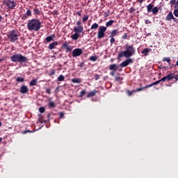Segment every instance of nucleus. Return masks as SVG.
Returning <instances> with one entry per match:
<instances>
[{
  "mask_svg": "<svg viewBox=\"0 0 178 178\" xmlns=\"http://www.w3.org/2000/svg\"><path fill=\"white\" fill-rule=\"evenodd\" d=\"M163 62H167V63H168L169 65H170V58H166L165 57L163 59Z\"/></svg>",
  "mask_w": 178,
  "mask_h": 178,
  "instance_id": "c9c22d12",
  "label": "nucleus"
},
{
  "mask_svg": "<svg viewBox=\"0 0 178 178\" xmlns=\"http://www.w3.org/2000/svg\"><path fill=\"white\" fill-rule=\"evenodd\" d=\"M61 48L64 49L66 53L73 51V46L69 45V43L66 41L62 44Z\"/></svg>",
  "mask_w": 178,
  "mask_h": 178,
  "instance_id": "0eeeda50",
  "label": "nucleus"
},
{
  "mask_svg": "<svg viewBox=\"0 0 178 178\" xmlns=\"http://www.w3.org/2000/svg\"><path fill=\"white\" fill-rule=\"evenodd\" d=\"M10 60L15 63H26L29 60L27 59V57L23 56L20 53H17L10 56Z\"/></svg>",
  "mask_w": 178,
  "mask_h": 178,
  "instance_id": "20e7f679",
  "label": "nucleus"
},
{
  "mask_svg": "<svg viewBox=\"0 0 178 178\" xmlns=\"http://www.w3.org/2000/svg\"><path fill=\"white\" fill-rule=\"evenodd\" d=\"M136 54V49L133 45H129L127 44L125 47V51H120L118 54V58H131V56H133Z\"/></svg>",
  "mask_w": 178,
  "mask_h": 178,
  "instance_id": "f257e3e1",
  "label": "nucleus"
},
{
  "mask_svg": "<svg viewBox=\"0 0 178 178\" xmlns=\"http://www.w3.org/2000/svg\"><path fill=\"white\" fill-rule=\"evenodd\" d=\"M104 16L105 17H108V16H109V10L105 12V13H104Z\"/></svg>",
  "mask_w": 178,
  "mask_h": 178,
  "instance_id": "de8ad7c7",
  "label": "nucleus"
},
{
  "mask_svg": "<svg viewBox=\"0 0 178 178\" xmlns=\"http://www.w3.org/2000/svg\"><path fill=\"white\" fill-rule=\"evenodd\" d=\"M167 79H166V76H163L161 79H160L161 82L163 81V83H165V81H166Z\"/></svg>",
  "mask_w": 178,
  "mask_h": 178,
  "instance_id": "8fccbe9b",
  "label": "nucleus"
},
{
  "mask_svg": "<svg viewBox=\"0 0 178 178\" xmlns=\"http://www.w3.org/2000/svg\"><path fill=\"white\" fill-rule=\"evenodd\" d=\"M46 92L47 94H51V89L50 88L46 89Z\"/></svg>",
  "mask_w": 178,
  "mask_h": 178,
  "instance_id": "6e6d98bb",
  "label": "nucleus"
},
{
  "mask_svg": "<svg viewBox=\"0 0 178 178\" xmlns=\"http://www.w3.org/2000/svg\"><path fill=\"white\" fill-rule=\"evenodd\" d=\"M148 88V85H147L146 86H144L143 88H138L136 90H134V92H138V91H143V90H145Z\"/></svg>",
  "mask_w": 178,
  "mask_h": 178,
  "instance_id": "393cba45",
  "label": "nucleus"
},
{
  "mask_svg": "<svg viewBox=\"0 0 178 178\" xmlns=\"http://www.w3.org/2000/svg\"><path fill=\"white\" fill-rule=\"evenodd\" d=\"M97 59V56H92L90 57L89 60H91L92 62H96Z\"/></svg>",
  "mask_w": 178,
  "mask_h": 178,
  "instance_id": "72a5a7b5",
  "label": "nucleus"
},
{
  "mask_svg": "<svg viewBox=\"0 0 178 178\" xmlns=\"http://www.w3.org/2000/svg\"><path fill=\"white\" fill-rule=\"evenodd\" d=\"M29 16H31V10H27L26 13L23 14L22 15V20H27Z\"/></svg>",
  "mask_w": 178,
  "mask_h": 178,
  "instance_id": "9b49d317",
  "label": "nucleus"
},
{
  "mask_svg": "<svg viewBox=\"0 0 178 178\" xmlns=\"http://www.w3.org/2000/svg\"><path fill=\"white\" fill-rule=\"evenodd\" d=\"M98 92V90H93L90 92H89L87 95V98H91L92 97H95V94Z\"/></svg>",
  "mask_w": 178,
  "mask_h": 178,
  "instance_id": "ddd939ff",
  "label": "nucleus"
},
{
  "mask_svg": "<svg viewBox=\"0 0 178 178\" xmlns=\"http://www.w3.org/2000/svg\"><path fill=\"white\" fill-rule=\"evenodd\" d=\"M130 63H133V59L128 58L124 60L122 63L120 64V67H126V66H129Z\"/></svg>",
  "mask_w": 178,
  "mask_h": 178,
  "instance_id": "1a4fd4ad",
  "label": "nucleus"
},
{
  "mask_svg": "<svg viewBox=\"0 0 178 178\" xmlns=\"http://www.w3.org/2000/svg\"><path fill=\"white\" fill-rule=\"evenodd\" d=\"M36 84H37V79H35L31 81L30 83H29V86L31 87H34V86H35Z\"/></svg>",
  "mask_w": 178,
  "mask_h": 178,
  "instance_id": "cd10ccee",
  "label": "nucleus"
},
{
  "mask_svg": "<svg viewBox=\"0 0 178 178\" xmlns=\"http://www.w3.org/2000/svg\"><path fill=\"white\" fill-rule=\"evenodd\" d=\"M105 31H106V26H99V31L97 33V38H99V40L105 37Z\"/></svg>",
  "mask_w": 178,
  "mask_h": 178,
  "instance_id": "423d86ee",
  "label": "nucleus"
},
{
  "mask_svg": "<svg viewBox=\"0 0 178 178\" xmlns=\"http://www.w3.org/2000/svg\"><path fill=\"white\" fill-rule=\"evenodd\" d=\"M177 6H178V0H177V3H176L175 8H176Z\"/></svg>",
  "mask_w": 178,
  "mask_h": 178,
  "instance_id": "774afa93",
  "label": "nucleus"
},
{
  "mask_svg": "<svg viewBox=\"0 0 178 178\" xmlns=\"http://www.w3.org/2000/svg\"><path fill=\"white\" fill-rule=\"evenodd\" d=\"M79 37H80V34L77 33H75L71 35L72 40H74V41H77Z\"/></svg>",
  "mask_w": 178,
  "mask_h": 178,
  "instance_id": "6ab92c4d",
  "label": "nucleus"
},
{
  "mask_svg": "<svg viewBox=\"0 0 178 178\" xmlns=\"http://www.w3.org/2000/svg\"><path fill=\"white\" fill-rule=\"evenodd\" d=\"M165 77L168 81H170V80H173V79H175V74L170 73L167 76H165Z\"/></svg>",
  "mask_w": 178,
  "mask_h": 178,
  "instance_id": "a211bd4d",
  "label": "nucleus"
},
{
  "mask_svg": "<svg viewBox=\"0 0 178 178\" xmlns=\"http://www.w3.org/2000/svg\"><path fill=\"white\" fill-rule=\"evenodd\" d=\"M26 133H31V131H30L29 130L23 131V134H26Z\"/></svg>",
  "mask_w": 178,
  "mask_h": 178,
  "instance_id": "bf43d9fd",
  "label": "nucleus"
},
{
  "mask_svg": "<svg viewBox=\"0 0 178 178\" xmlns=\"http://www.w3.org/2000/svg\"><path fill=\"white\" fill-rule=\"evenodd\" d=\"M134 90H132V91H130V90H127V93L128 94V95L129 97H131V95H133V92H134Z\"/></svg>",
  "mask_w": 178,
  "mask_h": 178,
  "instance_id": "ea45409f",
  "label": "nucleus"
},
{
  "mask_svg": "<svg viewBox=\"0 0 178 178\" xmlns=\"http://www.w3.org/2000/svg\"><path fill=\"white\" fill-rule=\"evenodd\" d=\"M79 67H84V62H82L79 65Z\"/></svg>",
  "mask_w": 178,
  "mask_h": 178,
  "instance_id": "4d7b16f0",
  "label": "nucleus"
},
{
  "mask_svg": "<svg viewBox=\"0 0 178 178\" xmlns=\"http://www.w3.org/2000/svg\"><path fill=\"white\" fill-rule=\"evenodd\" d=\"M159 83H161V80L156 81L154 82L153 83H151L150 85H147V87L149 88V87L156 86L157 84H159Z\"/></svg>",
  "mask_w": 178,
  "mask_h": 178,
  "instance_id": "7c9ffc66",
  "label": "nucleus"
},
{
  "mask_svg": "<svg viewBox=\"0 0 178 178\" xmlns=\"http://www.w3.org/2000/svg\"><path fill=\"white\" fill-rule=\"evenodd\" d=\"M174 15L176 17H178V9L174 10Z\"/></svg>",
  "mask_w": 178,
  "mask_h": 178,
  "instance_id": "a18cd8bd",
  "label": "nucleus"
},
{
  "mask_svg": "<svg viewBox=\"0 0 178 178\" xmlns=\"http://www.w3.org/2000/svg\"><path fill=\"white\" fill-rule=\"evenodd\" d=\"M170 4L171 5H176V0H171L170 1Z\"/></svg>",
  "mask_w": 178,
  "mask_h": 178,
  "instance_id": "864d4df0",
  "label": "nucleus"
},
{
  "mask_svg": "<svg viewBox=\"0 0 178 178\" xmlns=\"http://www.w3.org/2000/svg\"><path fill=\"white\" fill-rule=\"evenodd\" d=\"M115 81H118L119 84H123V77L117 76L115 77Z\"/></svg>",
  "mask_w": 178,
  "mask_h": 178,
  "instance_id": "412c9836",
  "label": "nucleus"
},
{
  "mask_svg": "<svg viewBox=\"0 0 178 178\" xmlns=\"http://www.w3.org/2000/svg\"><path fill=\"white\" fill-rule=\"evenodd\" d=\"M38 117L40 118L38 119V122H39L40 123H42V120H43L44 123H47V120H44V116H42V115L39 114V115H38Z\"/></svg>",
  "mask_w": 178,
  "mask_h": 178,
  "instance_id": "bb28decb",
  "label": "nucleus"
},
{
  "mask_svg": "<svg viewBox=\"0 0 178 178\" xmlns=\"http://www.w3.org/2000/svg\"><path fill=\"white\" fill-rule=\"evenodd\" d=\"M119 31L118 29H114L111 32V34L109 35V38H112V37H116L118 35V34H119Z\"/></svg>",
  "mask_w": 178,
  "mask_h": 178,
  "instance_id": "4468645a",
  "label": "nucleus"
},
{
  "mask_svg": "<svg viewBox=\"0 0 178 178\" xmlns=\"http://www.w3.org/2000/svg\"><path fill=\"white\" fill-rule=\"evenodd\" d=\"M149 52H151V49L145 48L141 51V54H143V55H144L145 56H148V54H149Z\"/></svg>",
  "mask_w": 178,
  "mask_h": 178,
  "instance_id": "f3484780",
  "label": "nucleus"
},
{
  "mask_svg": "<svg viewBox=\"0 0 178 178\" xmlns=\"http://www.w3.org/2000/svg\"><path fill=\"white\" fill-rule=\"evenodd\" d=\"M83 30H84V27L83 26H75L74 28V32L76 33L77 34H81L82 33L83 35L84 34Z\"/></svg>",
  "mask_w": 178,
  "mask_h": 178,
  "instance_id": "9d476101",
  "label": "nucleus"
},
{
  "mask_svg": "<svg viewBox=\"0 0 178 178\" xmlns=\"http://www.w3.org/2000/svg\"><path fill=\"white\" fill-rule=\"evenodd\" d=\"M15 81H17V83H24V78L20 77V76H17L15 78Z\"/></svg>",
  "mask_w": 178,
  "mask_h": 178,
  "instance_id": "b1692460",
  "label": "nucleus"
},
{
  "mask_svg": "<svg viewBox=\"0 0 178 178\" xmlns=\"http://www.w3.org/2000/svg\"><path fill=\"white\" fill-rule=\"evenodd\" d=\"M172 20H173V22H176L177 19H176L175 17H173V18L172 19Z\"/></svg>",
  "mask_w": 178,
  "mask_h": 178,
  "instance_id": "69168bd1",
  "label": "nucleus"
},
{
  "mask_svg": "<svg viewBox=\"0 0 178 178\" xmlns=\"http://www.w3.org/2000/svg\"><path fill=\"white\" fill-rule=\"evenodd\" d=\"M145 24H150L151 21H149V19H145Z\"/></svg>",
  "mask_w": 178,
  "mask_h": 178,
  "instance_id": "5fc2aeb1",
  "label": "nucleus"
},
{
  "mask_svg": "<svg viewBox=\"0 0 178 178\" xmlns=\"http://www.w3.org/2000/svg\"><path fill=\"white\" fill-rule=\"evenodd\" d=\"M88 17H89L88 15L84 16L82 18L83 22H87V20H88Z\"/></svg>",
  "mask_w": 178,
  "mask_h": 178,
  "instance_id": "37998d69",
  "label": "nucleus"
},
{
  "mask_svg": "<svg viewBox=\"0 0 178 178\" xmlns=\"http://www.w3.org/2000/svg\"><path fill=\"white\" fill-rule=\"evenodd\" d=\"M158 12H159V8H158V7H154L152 13H153V15H157Z\"/></svg>",
  "mask_w": 178,
  "mask_h": 178,
  "instance_id": "c85d7f7f",
  "label": "nucleus"
},
{
  "mask_svg": "<svg viewBox=\"0 0 178 178\" xmlns=\"http://www.w3.org/2000/svg\"><path fill=\"white\" fill-rule=\"evenodd\" d=\"M115 71H113L110 73L111 76H112L113 77V76H115Z\"/></svg>",
  "mask_w": 178,
  "mask_h": 178,
  "instance_id": "680f3d73",
  "label": "nucleus"
},
{
  "mask_svg": "<svg viewBox=\"0 0 178 178\" xmlns=\"http://www.w3.org/2000/svg\"><path fill=\"white\" fill-rule=\"evenodd\" d=\"M58 43L56 41H55L52 43H50L48 47L49 49H50V50L55 49V47L58 46Z\"/></svg>",
  "mask_w": 178,
  "mask_h": 178,
  "instance_id": "2eb2a0df",
  "label": "nucleus"
},
{
  "mask_svg": "<svg viewBox=\"0 0 178 178\" xmlns=\"http://www.w3.org/2000/svg\"><path fill=\"white\" fill-rule=\"evenodd\" d=\"M20 37V32L17 29H13L7 33V38L10 42H16Z\"/></svg>",
  "mask_w": 178,
  "mask_h": 178,
  "instance_id": "7ed1b4c3",
  "label": "nucleus"
},
{
  "mask_svg": "<svg viewBox=\"0 0 178 178\" xmlns=\"http://www.w3.org/2000/svg\"><path fill=\"white\" fill-rule=\"evenodd\" d=\"M122 40H127V33H124L122 36Z\"/></svg>",
  "mask_w": 178,
  "mask_h": 178,
  "instance_id": "49530a36",
  "label": "nucleus"
},
{
  "mask_svg": "<svg viewBox=\"0 0 178 178\" xmlns=\"http://www.w3.org/2000/svg\"><path fill=\"white\" fill-rule=\"evenodd\" d=\"M76 15H77V16H81V11H76Z\"/></svg>",
  "mask_w": 178,
  "mask_h": 178,
  "instance_id": "13d9d810",
  "label": "nucleus"
},
{
  "mask_svg": "<svg viewBox=\"0 0 178 178\" xmlns=\"http://www.w3.org/2000/svg\"><path fill=\"white\" fill-rule=\"evenodd\" d=\"M174 17L175 16H173V13H172V12H170L168 14V15H167V17L165 18V20H167L168 22H170L173 19Z\"/></svg>",
  "mask_w": 178,
  "mask_h": 178,
  "instance_id": "aec40b11",
  "label": "nucleus"
},
{
  "mask_svg": "<svg viewBox=\"0 0 178 178\" xmlns=\"http://www.w3.org/2000/svg\"><path fill=\"white\" fill-rule=\"evenodd\" d=\"M54 38H55V35H51V36H47L46 38V42H51Z\"/></svg>",
  "mask_w": 178,
  "mask_h": 178,
  "instance_id": "5701e85b",
  "label": "nucleus"
},
{
  "mask_svg": "<svg viewBox=\"0 0 178 178\" xmlns=\"http://www.w3.org/2000/svg\"><path fill=\"white\" fill-rule=\"evenodd\" d=\"M54 74H55V70H51V71L50 72L49 76H54Z\"/></svg>",
  "mask_w": 178,
  "mask_h": 178,
  "instance_id": "603ef678",
  "label": "nucleus"
},
{
  "mask_svg": "<svg viewBox=\"0 0 178 178\" xmlns=\"http://www.w3.org/2000/svg\"><path fill=\"white\" fill-rule=\"evenodd\" d=\"M98 24L95 23L91 26L90 30H97V29H98Z\"/></svg>",
  "mask_w": 178,
  "mask_h": 178,
  "instance_id": "2f4dec72",
  "label": "nucleus"
},
{
  "mask_svg": "<svg viewBox=\"0 0 178 178\" xmlns=\"http://www.w3.org/2000/svg\"><path fill=\"white\" fill-rule=\"evenodd\" d=\"M49 108H55V106H56L55 102H49Z\"/></svg>",
  "mask_w": 178,
  "mask_h": 178,
  "instance_id": "e433bc0d",
  "label": "nucleus"
},
{
  "mask_svg": "<svg viewBox=\"0 0 178 178\" xmlns=\"http://www.w3.org/2000/svg\"><path fill=\"white\" fill-rule=\"evenodd\" d=\"M83 54V50L79 48H76L72 51V56L73 58H77V56H80Z\"/></svg>",
  "mask_w": 178,
  "mask_h": 178,
  "instance_id": "6e6552de",
  "label": "nucleus"
},
{
  "mask_svg": "<svg viewBox=\"0 0 178 178\" xmlns=\"http://www.w3.org/2000/svg\"><path fill=\"white\" fill-rule=\"evenodd\" d=\"M4 5L8 8V9H15L16 8L17 3L15 0H7L3 2Z\"/></svg>",
  "mask_w": 178,
  "mask_h": 178,
  "instance_id": "39448f33",
  "label": "nucleus"
},
{
  "mask_svg": "<svg viewBox=\"0 0 178 178\" xmlns=\"http://www.w3.org/2000/svg\"><path fill=\"white\" fill-rule=\"evenodd\" d=\"M119 66L116 64H113L109 66V70H113V72H117Z\"/></svg>",
  "mask_w": 178,
  "mask_h": 178,
  "instance_id": "dca6fc26",
  "label": "nucleus"
},
{
  "mask_svg": "<svg viewBox=\"0 0 178 178\" xmlns=\"http://www.w3.org/2000/svg\"><path fill=\"white\" fill-rule=\"evenodd\" d=\"M76 26L77 27H83V26H81V21H77Z\"/></svg>",
  "mask_w": 178,
  "mask_h": 178,
  "instance_id": "c03bdc74",
  "label": "nucleus"
},
{
  "mask_svg": "<svg viewBox=\"0 0 178 178\" xmlns=\"http://www.w3.org/2000/svg\"><path fill=\"white\" fill-rule=\"evenodd\" d=\"M137 1L139 2V3H143L144 0H137Z\"/></svg>",
  "mask_w": 178,
  "mask_h": 178,
  "instance_id": "0e129e2a",
  "label": "nucleus"
},
{
  "mask_svg": "<svg viewBox=\"0 0 178 178\" xmlns=\"http://www.w3.org/2000/svg\"><path fill=\"white\" fill-rule=\"evenodd\" d=\"M72 83H74L76 84H80V83H81V80L80 79H76L74 78L71 80Z\"/></svg>",
  "mask_w": 178,
  "mask_h": 178,
  "instance_id": "a878e982",
  "label": "nucleus"
},
{
  "mask_svg": "<svg viewBox=\"0 0 178 178\" xmlns=\"http://www.w3.org/2000/svg\"><path fill=\"white\" fill-rule=\"evenodd\" d=\"M152 9H154V4L149 3L147 6V10L148 13H151V12H152Z\"/></svg>",
  "mask_w": 178,
  "mask_h": 178,
  "instance_id": "4be33fe9",
  "label": "nucleus"
},
{
  "mask_svg": "<svg viewBox=\"0 0 178 178\" xmlns=\"http://www.w3.org/2000/svg\"><path fill=\"white\" fill-rule=\"evenodd\" d=\"M39 112H40V113H44V112H45V108H44V107H40V108H39Z\"/></svg>",
  "mask_w": 178,
  "mask_h": 178,
  "instance_id": "58836bf2",
  "label": "nucleus"
},
{
  "mask_svg": "<svg viewBox=\"0 0 178 178\" xmlns=\"http://www.w3.org/2000/svg\"><path fill=\"white\" fill-rule=\"evenodd\" d=\"M40 13H41V11H40V9H38V8H35L33 9V14L35 15H40Z\"/></svg>",
  "mask_w": 178,
  "mask_h": 178,
  "instance_id": "c756f323",
  "label": "nucleus"
},
{
  "mask_svg": "<svg viewBox=\"0 0 178 178\" xmlns=\"http://www.w3.org/2000/svg\"><path fill=\"white\" fill-rule=\"evenodd\" d=\"M63 118H65V113H63V112H60L59 119H63Z\"/></svg>",
  "mask_w": 178,
  "mask_h": 178,
  "instance_id": "a19ab883",
  "label": "nucleus"
},
{
  "mask_svg": "<svg viewBox=\"0 0 178 178\" xmlns=\"http://www.w3.org/2000/svg\"><path fill=\"white\" fill-rule=\"evenodd\" d=\"M50 116H51V114H50V113H47V118H48L49 120V118H50Z\"/></svg>",
  "mask_w": 178,
  "mask_h": 178,
  "instance_id": "e2e57ef3",
  "label": "nucleus"
},
{
  "mask_svg": "<svg viewBox=\"0 0 178 178\" xmlns=\"http://www.w3.org/2000/svg\"><path fill=\"white\" fill-rule=\"evenodd\" d=\"M57 80L58 81H63V80H65V76L61 74L57 78Z\"/></svg>",
  "mask_w": 178,
  "mask_h": 178,
  "instance_id": "f704fd0d",
  "label": "nucleus"
},
{
  "mask_svg": "<svg viewBox=\"0 0 178 178\" xmlns=\"http://www.w3.org/2000/svg\"><path fill=\"white\" fill-rule=\"evenodd\" d=\"M29 31H38L41 29V22L36 19H30L27 24Z\"/></svg>",
  "mask_w": 178,
  "mask_h": 178,
  "instance_id": "f03ea898",
  "label": "nucleus"
},
{
  "mask_svg": "<svg viewBox=\"0 0 178 178\" xmlns=\"http://www.w3.org/2000/svg\"><path fill=\"white\" fill-rule=\"evenodd\" d=\"M2 19L3 18L2 17V15H0V22H2Z\"/></svg>",
  "mask_w": 178,
  "mask_h": 178,
  "instance_id": "338daca9",
  "label": "nucleus"
},
{
  "mask_svg": "<svg viewBox=\"0 0 178 178\" xmlns=\"http://www.w3.org/2000/svg\"><path fill=\"white\" fill-rule=\"evenodd\" d=\"M174 79H175V81H178V74L176 76H174Z\"/></svg>",
  "mask_w": 178,
  "mask_h": 178,
  "instance_id": "052dcab7",
  "label": "nucleus"
},
{
  "mask_svg": "<svg viewBox=\"0 0 178 178\" xmlns=\"http://www.w3.org/2000/svg\"><path fill=\"white\" fill-rule=\"evenodd\" d=\"M95 80H99V74H95Z\"/></svg>",
  "mask_w": 178,
  "mask_h": 178,
  "instance_id": "09e8293b",
  "label": "nucleus"
},
{
  "mask_svg": "<svg viewBox=\"0 0 178 178\" xmlns=\"http://www.w3.org/2000/svg\"><path fill=\"white\" fill-rule=\"evenodd\" d=\"M84 95H86V91H85V90H82V91L80 92L79 97H80V98H83V97H84Z\"/></svg>",
  "mask_w": 178,
  "mask_h": 178,
  "instance_id": "4c0bfd02",
  "label": "nucleus"
},
{
  "mask_svg": "<svg viewBox=\"0 0 178 178\" xmlns=\"http://www.w3.org/2000/svg\"><path fill=\"white\" fill-rule=\"evenodd\" d=\"M134 12H136V8L131 7V8L129 9V13H134Z\"/></svg>",
  "mask_w": 178,
  "mask_h": 178,
  "instance_id": "79ce46f5",
  "label": "nucleus"
},
{
  "mask_svg": "<svg viewBox=\"0 0 178 178\" xmlns=\"http://www.w3.org/2000/svg\"><path fill=\"white\" fill-rule=\"evenodd\" d=\"M19 92H21V94H27V92H29V88L26 86H21Z\"/></svg>",
  "mask_w": 178,
  "mask_h": 178,
  "instance_id": "f8f14e48",
  "label": "nucleus"
},
{
  "mask_svg": "<svg viewBox=\"0 0 178 178\" xmlns=\"http://www.w3.org/2000/svg\"><path fill=\"white\" fill-rule=\"evenodd\" d=\"M115 40L113 37L111 38L110 42L111 44H113L115 42Z\"/></svg>",
  "mask_w": 178,
  "mask_h": 178,
  "instance_id": "3c124183",
  "label": "nucleus"
},
{
  "mask_svg": "<svg viewBox=\"0 0 178 178\" xmlns=\"http://www.w3.org/2000/svg\"><path fill=\"white\" fill-rule=\"evenodd\" d=\"M113 22H115V21H113V20H110V21H108V22H107L106 23V27H111V26H112V24H113Z\"/></svg>",
  "mask_w": 178,
  "mask_h": 178,
  "instance_id": "473e14b6",
  "label": "nucleus"
}]
</instances>
